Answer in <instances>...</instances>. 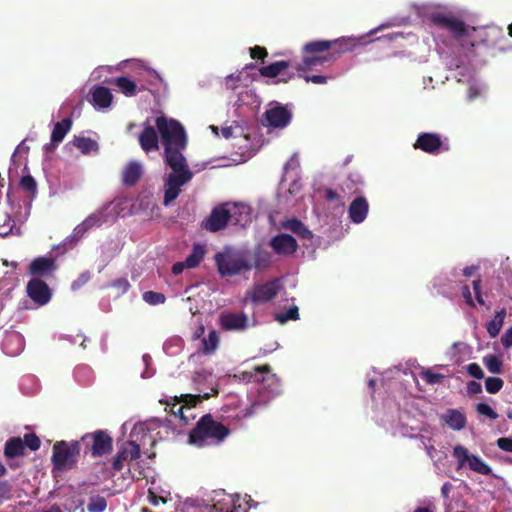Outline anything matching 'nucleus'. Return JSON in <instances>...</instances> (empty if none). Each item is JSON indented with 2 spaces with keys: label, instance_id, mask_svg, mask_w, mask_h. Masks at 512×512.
Wrapping results in <instances>:
<instances>
[{
  "label": "nucleus",
  "instance_id": "30",
  "mask_svg": "<svg viewBox=\"0 0 512 512\" xmlns=\"http://www.w3.org/2000/svg\"><path fill=\"white\" fill-rule=\"evenodd\" d=\"M139 143L145 152L155 151L159 148V139L154 127L148 125L139 135Z\"/></svg>",
  "mask_w": 512,
  "mask_h": 512
},
{
  "label": "nucleus",
  "instance_id": "38",
  "mask_svg": "<svg viewBox=\"0 0 512 512\" xmlns=\"http://www.w3.org/2000/svg\"><path fill=\"white\" fill-rule=\"evenodd\" d=\"M24 453V443L21 438H11L6 442L5 455L9 458L20 456Z\"/></svg>",
  "mask_w": 512,
  "mask_h": 512
},
{
  "label": "nucleus",
  "instance_id": "41",
  "mask_svg": "<svg viewBox=\"0 0 512 512\" xmlns=\"http://www.w3.org/2000/svg\"><path fill=\"white\" fill-rule=\"evenodd\" d=\"M360 185H362V181L359 176H356L355 178L353 176H349L340 185V190L344 195H353L359 192Z\"/></svg>",
  "mask_w": 512,
  "mask_h": 512
},
{
  "label": "nucleus",
  "instance_id": "6",
  "mask_svg": "<svg viewBox=\"0 0 512 512\" xmlns=\"http://www.w3.org/2000/svg\"><path fill=\"white\" fill-rule=\"evenodd\" d=\"M203 400L201 395L185 394L179 398L175 397L173 402L167 403L165 410L169 411L179 425L186 426L193 421L197 413V404Z\"/></svg>",
  "mask_w": 512,
  "mask_h": 512
},
{
  "label": "nucleus",
  "instance_id": "4",
  "mask_svg": "<svg viewBox=\"0 0 512 512\" xmlns=\"http://www.w3.org/2000/svg\"><path fill=\"white\" fill-rule=\"evenodd\" d=\"M229 434V430L210 415L203 416L189 434V444L199 448L221 443Z\"/></svg>",
  "mask_w": 512,
  "mask_h": 512
},
{
  "label": "nucleus",
  "instance_id": "9",
  "mask_svg": "<svg viewBox=\"0 0 512 512\" xmlns=\"http://www.w3.org/2000/svg\"><path fill=\"white\" fill-rule=\"evenodd\" d=\"M430 20L440 29L447 30L459 41H463L465 37H470L471 32H476V28H469L464 21L451 14L435 12L430 15Z\"/></svg>",
  "mask_w": 512,
  "mask_h": 512
},
{
  "label": "nucleus",
  "instance_id": "16",
  "mask_svg": "<svg viewBox=\"0 0 512 512\" xmlns=\"http://www.w3.org/2000/svg\"><path fill=\"white\" fill-rule=\"evenodd\" d=\"M228 202L214 207L203 224V227L210 232H218L224 229L229 223Z\"/></svg>",
  "mask_w": 512,
  "mask_h": 512
},
{
  "label": "nucleus",
  "instance_id": "12",
  "mask_svg": "<svg viewBox=\"0 0 512 512\" xmlns=\"http://www.w3.org/2000/svg\"><path fill=\"white\" fill-rule=\"evenodd\" d=\"M192 339L200 342L199 349L205 355L214 354L218 348L220 340L216 330L205 327L201 324L198 325L193 332Z\"/></svg>",
  "mask_w": 512,
  "mask_h": 512
},
{
  "label": "nucleus",
  "instance_id": "43",
  "mask_svg": "<svg viewBox=\"0 0 512 512\" xmlns=\"http://www.w3.org/2000/svg\"><path fill=\"white\" fill-rule=\"evenodd\" d=\"M102 222V216L100 214H91L88 216L80 225L76 227L77 233H84L94 226H99Z\"/></svg>",
  "mask_w": 512,
  "mask_h": 512
},
{
  "label": "nucleus",
  "instance_id": "31",
  "mask_svg": "<svg viewBox=\"0 0 512 512\" xmlns=\"http://www.w3.org/2000/svg\"><path fill=\"white\" fill-rule=\"evenodd\" d=\"M142 175V167L137 162H130L122 172V182L126 186H134Z\"/></svg>",
  "mask_w": 512,
  "mask_h": 512
},
{
  "label": "nucleus",
  "instance_id": "58",
  "mask_svg": "<svg viewBox=\"0 0 512 512\" xmlns=\"http://www.w3.org/2000/svg\"><path fill=\"white\" fill-rule=\"evenodd\" d=\"M467 372L476 379H482L484 377V372L477 363L469 364L467 366Z\"/></svg>",
  "mask_w": 512,
  "mask_h": 512
},
{
  "label": "nucleus",
  "instance_id": "13",
  "mask_svg": "<svg viewBox=\"0 0 512 512\" xmlns=\"http://www.w3.org/2000/svg\"><path fill=\"white\" fill-rule=\"evenodd\" d=\"M193 381L199 391L197 395H201L203 399H208L218 393L217 377L210 370H197L193 376Z\"/></svg>",
  "mask_w": 512,
  "mask_h": 512
},
{
  "label": "nucleus",
  "instance_id": "62",
  "mask_svg": "<svg viewBox=\"0 0 512 512\" xmlns=\"http://www.w3.org/2000/svg\"><path fill=\"white\" fill-rule=\"evenodd\" d=\"M502 328V322H488L487 331L491 337H496Z\"/></svg>",
  "mask_w": 512,
  "mask_h": 512
},
{
  "label": "nucleus",
  "instance_id": "34",
  "mask_svg": "<svg viewBox=\"0 0 512 512\" xmlns=\"http://www.w3.org/2000/svg\"><path fill=\"white\" fill-rule=\"evenodd\" d=\"M91 95L93 104L100 108H107L112 103L113 96L110 90L104 86L95 87Z\"/></svg>",
  "mask_w": 512,
  "mask_h": 512
},
{
  "label": "nucleus",
  "instance_id": "17",
  "mask_svg": "<svg viewBox=\"0 0 512 512\" xmlns=\"http://www.w3.org/2000/svg\"><path fill=\"white\" fill-rule=\"evenodd\" d=\"M280 287L279 280L274 279L263 284L254 285L247 295L255 303L268 302L278 294Z\"/></svg>",
  "mask_w": 512,
  "mask_h": 512
},
{
  "label": "nucleus",
  "instance_id": "42",
  "mask_svg": "<svg viewBox=\"0 0 512 512\" xmlns=\"http://www.w3.org/2000/svg\"><path fill=\"white\" fill-rule=\"evenodd\" d=\"M483 364L492 374H499L502 372V360L496 355H486L483 357Z\"/></svg>",
  "mask_w": 512,
  "mask_h": 512
},
{
  "label": "nucleus",
  "instance_id": "35",
  "mask_svg": "<svg viewBox=\"0 0 512 512\" xmlns=\"http://www.w3.org/2000/svg\"><path fill=\"white\" fill-rule=\"evenodd\" d=\"M71 127L72 120L70 118H64L62 121L57 122L51 133V144L57 146L61 143Z\"/></svg>",
  "mask_w": 512,
  "mask_h": 512
},
{
  "label": "nucleus",
  "instance_id": "44",
  "mask_svg": "<svg viewBox=\"0 0 512 512\" xmlns=\"http://www.w3.org/2000/svg\"><path fill=\"white\" fill-rule=\"evenodd\" d=\"M14 220L7 212L0 211V236H7L12 232Z\"/></svg>",
  "mask_w": 512,
  "mask_h": 512
},
{
  "label": "nucleus",
  "instance_id": "1",
  "mask_svg": "<svg viewBox=\"0 0 512 512\" xmlns=\"http://www.w3.org/2000/svg\"><path fill=\"white\" fill-rule=\"evenodd\" d=\"M239 378L248 383H253L258 397L249 407L239 408L236 406L235 411L230 415L235 419L240 420L251 416L254 413L256 404H264L281 392L279 379L269 371L267 366L256 368L253 371H245L241 373Z\"/></svg>",
  "mask_w": 512,
  "mask_h": 512
},
{
  "label": "nucleus",
  "instance_id": "8",
  "mask_svg": "<svg viewBox=\"0 0 512 512\" xmlns=\"http://www.w3.org/2000/svg\"><path fill=\"white\" fill-rule=\"evenodd\" d=\"M452 456L456 461L457 470L468 469L480 475H490L491 467L478 455L471 453L463 445H455Z\"/></svg>",
  "mask_w": 512,
  "mask_h": 512
},
{
  "label": "nucleus",
  "instance_id": "10",
  "mask_svg": "<svg viewBox=\"0 0 512 512\" xmlns=\"http://www.w3.org/2000/svg\"><path fill=\"white\" fill-rule=\"evenodd\" d=\"M78 454V442H60L55 444L52 456L54 467L58 470H66L71 468L76 462Z\"/></svg>",
  "mask_w": 512,
  "mask_h": 512
},
{
  "label": "nucleus",
  "instance_id": "2",
  "mask_svg": "<svg viewBox=\"0 0 512 512\" xmlns=\"http://www.w3.org/2000/svg\"><path fill=\"white\" fill-rule=\"evenodd\" d=\"M155 124L164 148V160L185 158L183 152L187 147V134L183 125L163 115L156 118Z\"/></svg>",
  "mask_w": 512,
  "mask_h": 512
},
{
  "label": "nucleus",
  "instance_id": "46",
  "mask_svg": "<svg viewBox=\"0 0 512 512\" xmlns=\"http://www.w3.org/2000/svg\"><path fill=\"white\" fill-rule=\"evenodd\" d=\"M143 300L151 305H158L165 302L164 294L155 291H146L143 293Z\"/></svg>",
  "mask_w": 512,
  "mask_h": 512
},
{
  "label": "nucleus",
  "instance_id": "21",
  "mask_svg": "<svg viewBox=\"0 0 512 512\" xmlns=\"http://www.w3.org/2000/svg\"><path fill=\"white\" fill-rule=\"evenodd\" d=\"M269 245L272 250L280 256H291L298 249V243L296 239L286 233H280L272 237Z\"/></svg>",
  "mask_w": 512,
  "mask_h": 512
},
{
  "label": "nucleus",
  "instance_id": "24",
  "mask_svg": "<svg viewBox=\"0 0 512 512\" xmlns=\"http://www.w3.org/2000/svg\"><path fill=\"white\" fill-rule=\"evenodd\" d=\"M392 429H394V433H399L404 437L412 438L415 436V433L421 429L420 422L415 419H411L407 412H403L399 417V423L394 427L391 424Z\"/></svg>",
  "mask_w": 512,
  "mask_h": 512
},
{
  "label": "nucleus",
  "instance_id": "36",
  "mask_svg": "<svg viewBox=\"0 0 512 512\" xmlns=\"http://www.w3.org/2000/svg\"><path fill=\"white\" fill-rule=\"evenodd\" d=\"M421 442L428 457L432 460L433 465L436 468H439L440 464H442V462L445 460L446 454L441 450H437L430 438L422 437Z\"/></svg>",
  "mask_w": 512,
  "mask_h": 512
},
{
  "label": "nucleus",
  "instance_id": "47",
  "mask_svg": "<svg viewBox=\"0 0 512 512\" xmlns=\"http://www.w3.org/2000/svg\"><path fill=\"white\" fill-rule=\"evenodd\" d=\"M503 387V380L498 377H488L485 380V389L488 393L495 394Z\"/></svg>",
  "mask_w": 512,
  "mask_h": 512
},
{
  "label": "nucleus",
  "instance_id": "64",
  "mask_svg": "<svg viewBox=\"0 0 512 512\" xmlns=\"http://www.w3.org/2000/svg\"><path fill=\"white\" fill-rule=\"evenodd\" d=\"M501 340H502V344L506 348H509L512 346V327L504 333Z\"/></svg>",
  "mask_w": 512,
  "mask_h": 512
},
{
  "label": "nucleus",
  "instance_id": "55",
  "mask_svg": "<svg viewBox=\"0 0 512 512\" xmlns=\"http://www.w3.org/2000/svg\"><path fill=\"white\" fill-rule=\"evenodd\" d=\"M477 412L481 415H484L490 419H496L498 414L486 403H479L477 405Z\"/></svg>",
  "mask_w": 512,
  "mask_h": 512
},
{
  "label": "nucleus",
  "instance_id": "40",
  "mask_svg": "<svg viewBox=\"0 0 512 512\" xmlns=\"http://www.w3.org/2000/svg\"><path fill=\"white\" fill-rule=\"evenodd\" d=\"M204 255H205L204 248L199 244L194 245L191 254L188 255L185 259V264H186L187 268L197 267L200 264V262L203 260Z\"/></svg>",
  "mask_w": 512,
  "mask_h": 512
},
{
  "label": "nucleus",
  "instance_id": "28",
  "mask_svg": "<svg viewBox=\"0 0 512 512\" xmlns=\"http://www.w3.org/2000/svg\"><path fill=\"white\" fill-rule=\"evenodd\" d=\"M282 228L291 231L297 235L301 240L312 242L314 237L312 231L298 218L293 217L282 222Z\"/></svg>",
  "mask_w": 512,
  "mask_h": 512
},
{
  "label": "nucleus",
  "instance_id": "39",
  "mask_svg": "<svg viewBox=\"0 0 512 512\" xmlns=\"http://www.w3.org/2000/svg\"><path fill=\"white\" fill-rule=\"evenodd\" d=\"M271 263V255L262 249H257L254 253V261L251 262L252 268L263 270L269 267Z\"/></svg>",
  "mask_w": 512,
  "mask_h": 512
},
{
  "label": "nucleus",
  "instance_id": "50",
  "mask_svg": "<svg viewBox=\"0 0 512 512\" xmlns=\"http://www.w3.org/2000/svg\"><path fill=\"white\" fill-rule=\"evenodd\" d=\"M251 322H221L222 329L225 331L242 332L250 327Z\"/></svg>",
  "mask_w": 512,
  "mask_h": 512
},
{
  "label": "nucleus",
  "instance_id": "29",
  "mask_svg": "<svg viewBox=\"0 0 512 512\" xmlns=\"http://www.w3.org/2000/svg\"><path fill=\"white\" fill-rule=\"evenodd\" d=\"M441 421L455 431L462 430L467 423L465 414L457 409H448L440 417Z\"/></svg>",
  "mask_w": 512,
  "mask_h": 512
},
{
  "label": "nucleus",
  "instance_id": "7",
  "mask_svg": "<svg viewBox=\"0 0 512 512\" xmlns=\"http://www.w3.org/2000/svg\"><path fill=\"white\" fill-rule=\"evenodd\" d=\"M215 262L221 276H234L252 269L251 262L243 253L223 252L215 255Z\"/></svg>",
  "mask_w": 512,
  "mask_h": 512
},
{
  "label": "nucleus",
  "instance_id": "61",
  "mask_svg": "<svg viewBox=\"0 0 512 512\" xmlns=\"http://www.w3.org/2000/svg\"><path fill=\"white\" fill-rule=\"evenodd\" d=\"M0 497L3 499L11 497V486L7 481L0 480Z\"/></svg>",
  "mask_w": 512,
  "mask_h": 512
},
{
  "label": "nucleus",
  "instance_id": "54",
  "mask_svg": "<svg viewBox=\"0 0 512 512\" xmlns=\"http://www.w3.org/2000/svg\"><path fill=\"white\" fill-rule=\"evenodd\" d=\"M20 186L28 192H35L37 184L31 175H26L21 178Z\"/></svg>",
  "mask_w": 512,
  "mask_h": 512
},
{
  "label": "nucleus",
  "instance_id": "57",
  "mask_svg": "<svg viewBox=\"0 0 512 512\" xmlns=\"http://www.w3.org/2000/svg\"><path fill=\"white\" fill-rule=\"evenodd\" d=\"M23 443L24 447L27 446L33 451L40 447V440L35 434H26Z\"/></svg>",
  "mask_w": 512,
  "mask_h": 512
},
{
  "label": "nucleus",
  "instance_id": "45",
  "mask_svg": "<svg viewBox=\"0 0 512 512\" xmlns=\"http://www.w3.org/2000/svg\"><path fill=\"white\" fill-rule=\"evenodd\" d=\"M107 507V502L104 497L94 496L90 498L87 505L88 512H104Z\"/></svg>",
  "mask_w": 512,
  "mask_h": 512
},
{
  "label": "nucleus",
  "instance_id": "52",
  "mask_svg": "<svg viewBox=\"0 0 512 512\" xmlns=\"http://www.w3.org/2000/svg\"><path fill=\"white\" fill-rule=\"evenodd\" d=\"M421 378L428 384H438L443 379V375L431 370H423L420 373Z\"/></svg>",
  "mask_w": 512,
  "mask_h": 512
},
{
  "label": "nucleus",
  "instance_id": "60",
  "mask_svg": "<svg viewBox=\"0 0 512 512\" xmlns=\"http://www.w3.org/2000/svg\"><path fill=\"white\" fill-rule=\"evenodd\" d=\"M497 445L500 449L504 451L512 452V438H499L497 440Z\"/></svg>",
  "mask_w": 512,
  "mask_h": 512
},
{
  "label": "nucleus",
  "instance_id": "14",
  "mask_svg": "<svg viewBox=\"0 0 512 512\" xmlns=\"http://www.w3.org/2000/svg\"><path fill=\"white\" fill-rule=\"evenodd\" d=\"M344 45L345 47L336 48L334 49V51L325 56L306 54V56L302 60V63L298 64L296 69L298 71L305 72L317 65H322L324 62L335 61L341 54L352 50L350 43H344Z\"/></svg>",
  "mask_w": 512,
  "mask_h": 512
},
{
  "label": "nucleus",
  "instance_id": "49",
  "mask_svg": "<svg viewBox=\"0 0 512 512\" xmlns=\"http://www.w3.org/2000/svg\"><path fill=\"white\" fill-rule=\"evenodd\" d=\"M299 309L296 305L290 306L285 312L277 313L275 320H298Z\"/></svg>",
  "mask_w": 512,
  "mask_h": 512
},
{
  "label": "nucleus",
  "instance_id": "56",
  "mask_svg": "<svg viewBox=\"0 0 512 512\" xmlns=\"http://www.w3.org/2000/svg\"><path fill=\"white\" fill-rule=\"evenodd\" d=\"M111 286L118 290L119 294L126 293L131 285L126 278H118L111 283Z\"/></svg>",
  "mask_w": 512,
  "mask_h": 512
},
{
  "label": "nucleus",
  "instance_id": "26",
  "mask_svg": "<svg viewBox=\"0 0 512 512\" xmlns=\"http://www.w3.org/2000/svg\"><path fill=\"white\" fill-rule=\"evenodd\" d=\"M369 204L365 197L358 196L350 204L348 213L349 218L353 223H362L368 214Z\"/></svg>",
  "mask_w": 512,
  "mask_h": 512
},
{
  "label": "nucleus",
  "instance_id": "37",
  "mask_svg": "<svg viewBox=\"0 0 512 512\" xmlns=\"http://www.w3.org/2000/svg\"><path fill=\"white\" fill-rule=\"evenodd\" d=\"M72 144L83 154H89L98 150V143L89 137H75Z\"/></svg>",
  "mask_w": 512,
  "mask_h": 512
},
{
  "label": "nucleus",
  "instance_id": "33",
  "mask_svg": "<svg viewBox=\"0 0 512 512\" xmlns=\"http://www.w3.org/2000/svg\"><path fill=\"white\" fill-rule=\"evenodd\" d=\"M113 83L127 97L136 95L137 91L145 90V86L138 88L137 84L126 76H120L114 79Z\"/></svg>",
  "mask_w": 512,
  "mask_h": 512
},
{
  "label": "nucleus",
  "instance_id": "32",
  "mask_svg": "<svg viewBox=\"0 0 512 512\" xmlns=\"http://www.w3.org/2000/svg\"><path fill=\"white\" fill-rule=\"evenodd\" d=\"M93 439L92 452L94 455H103L110 452L112 440L106 433L99 431L94 434Z\"/></svg>",
  "mask_w": 512,
  "mask_h": 512
},
{
  "label": "nucleus",
  "instance_id": "23",
  "mask_svg": "<svg viewBox=\"0 0 512 512\" xmlns=\"http://www.w3.org/2000/svg\"><path fill=\"white\" fill-rule=\"evenodd\" d=\"M229 222L233 225L245 227L251 222V208L243 203H229Z\"/></svg>",
  "mask_w": 512,
  "mask_h": 512
},
{
  "label": "nucleus",
  "instance_id": "18",
  "mask_svg": "<svg viewBox=\"0 0 512 512\" xmlns=\"http://www.w3.org/2000/svg\"><path fill=\"white\" fill-rule=\"evenodd\" d=\"M290 62L281 60L273 62L269 65L262 66L259 68V73L263 77L267 78H276L279 75L282 77L278 78L275 83H288L291 79L295 77V73H285V71L290 67Z\"/></svg>",
  "mask_w": 512,
  "mask_h": 512
},
{
  "label": "nucleus",
  "instance_id": "15",
  "mask_svg": "<svg viewBox=\"0 0 512 512\" xmlns=\"http://www.w3.org/2000/svg\"><path fill=\"white\" fill-rule=\"evenodd\" d=\"M58 268L56 260L53 257L40 256L31 261L28 267V273L34 278H50Z\"/></svg>",
  "mask_w": 512,
  "mask_h": 512
},
{
  "label": "nucleus",
  "instance_id": "53",
  "mask_svg": "<svg viewBox=\"0 0 512 512\" xmlns=\"http://www.w3.org/2000/svg\"><path fill=\"white\" fill-rule=\"evenodd\" d=\"M249 52L252 59L260 60L262 63H264L265 58L268 56L267 49L258 45L251 47Z\"/></svg>",
  "mask_w": 512,
  "mask_h": 512
},
{
  "label": "nucleus",
  "instance_id": "11",
  "mask_svg": "<svg viewBox=\"0 0 512 512\" xmlns=\"http://www.w3.org/2000/svg\"><path fill=\"white\" fill-rule=\"evenodd\" d=\"M413 147L431 155H438L450 149L448 143L443 142L439 134L430 132L420 133Z\"/></svg>",
  "mask_w": 512,
  "mask_h": 512
},
{
  "label": "nucleus",
  "instance_id": "48",
  "mask_svg": "<svg viewBox=\"0 0 512 512\" xmlns=\"http://www.w3.org/2000/svg\"><path fill=\"white\" fill-rule=\"evenodd\" d=\"M148 500L154 506L158 505L160 502L161 503H167L168 502V499H167L166 496L158 495V490L155 488V482L154 481L152 482V485L148 489Z\"/></svg>",
  "mask_w": 512,
  "mask_h": 512
},
{
  "label": "nucleus",
  "instance_id": "51",
  "mask_svg": "<svg viewBox=\"0 0 512 512\" xmlns=\"http://www.w3.org/2000/svg\"><path fill=\"white\" fill-rule=\"evenodd\" d=\"M91 280V273L90 271H84L82 272L78 277L77 279H75L72 283H71V290L72 291H77L79 290L80 288H82L84 285H86L89 281Z\"/></svg>",
  "mask_w": 512,
  "mask_h": 512
},
{
  "label": "nucleus",
  "instance_id": "25",
  "mask_svg": "<svg viewBox=\"0 0 512 512\" xmlns=\"http://www.w3.org/2000/svg\"><path fill=\"white\" fill-rule=\"evenodd\" d=\"M2 349L8 356L14 357L19 355L24 349L23 336L16 331L8 332L3 339Z\"/></svg>",
  "mask_w": 512,
  "mask_h": 512
},
{
  "label": "nucleus",
  "instance_id": "5",
  "mask_svg": "<svg viewBox=\"0 0 512 512\" xmlns=\"http://www.w3.org/2000/svg\"><path fill=\"white\" fill-rule=\"evenodd\" d=\"M166 165L172 169L165 181L164 205L168 206L181 192V187L187 184L193 177L186 158L164 160Z\"/></svg>",
  "mask_w": 512,
  "mask_h": 512
},
{
  "label": "nucleus",
  "instance_id": "59",
  "mask_svg": "<svg viewBox=\"0 0 512 512\" xmlns=\"http://www.w3.org/2000/svg\"><path fill=\"white\" fill-rule=\"evenodd\" d=\"M302 77L307 83L312 82L314 84H325L327 82V77L323 75H304Z\"/></svg>",
  "mask_w": 512,
  "mask_h": 512
},
{
  "label": "nucleus",
  "instance_id": "27",
  "mask_svg": "<svg viewBox=\"0 0 512 512\" xmlns=\"http://www.w3.org/2000/svg\"><path fill=\"white\" fill-rule=\"evenodd\" d=\"M344 43H348V42L347 41H338V40H334V41L315 40V41L306 43L303 46V52L305 54H311V55L319 54V53L328 51L332 48L334 50L336 48L345 47Z\"/></svg>",
  "mask_w": 512,
  "mask_h": 512
},
{
  "label": "nucleus",
  "instance_id": "3",
  "mask_svg": "<svg viewBox=\"0 0 512 512\" xmlns=\"http://www.w3.org/2000/svg\"><path fill=\"white\" fill-rule=\"evenodd\" d=\"M150 427L147 423H136L131 431L130 440L123 444L113 462L116 470H121L126 462L136 460L140 456L141 448L153 446L155 438L150 434Z\"/></svg>",
  "mask_w": 512,
  "mask_h": 512
},
{
  "label": "nucleus",
  "instance_id": "20",
  "mask_svg": "<svg viewBox=\"0 0 512 512\" xmlns=\"http://www.w3.org/2000/svg\"><path fill=\"white\" fill-rule=\"evenodd\" d=\"M28 296L38 305L47 304L52 296L49 286L39 278H32L26 286Z\"/></svg>",
  "mask_w": 512,
  "mask_h": 512
},
{
  "label": "nucleus",
  "instance_id": "63",
  "mask_svg": "<svg viewBox=\"0 0 512 512\" xmlns=\"http://www.w3.org/2000/svg\"><path fill=\"white\" fill-rule=\"evenodd\" d=\"M467 391L470 394H477L482 391L481 384L475 381H471L467 384Z\"/></svg>",
  "mask_w": 512,
  "mask_h": 512
},
{
  "label": "nucleus",
  "instance_id": "19",
  "mask_svg": "<svg viewBox=\"0 0 512 512\" xmlns=\"http://www.w3.org/2000/svg\"><path fill=\"white\" fill-rule=\"evenodd\" d=\"M264 118L268 126L284 128L291 122L292 113L286 106L277 103L265 111Z\"/></svg>",
  "mask_w": 512,
  "mask_h": 512
},
{
  "label": "nucleus",
  "instance_id": "22",
  "mask_svg": "<svg viewBox=\"0 0 512 512\" xmlns=\"http://www.w3.org/2000/svg\"><path fill=\"white\" fill-rule=\"evenodd\" d=\"M473 292L474 297L472 296L469 286L464 285L461 288V295L466 304L470 307H476V304H478L483 310H490V304H488L485 299L487 298V295H484L481 291V279L473 281Z\"/></svg>",
  "mask_w": 512,
  "mask_h": 512
}]
</instances>
